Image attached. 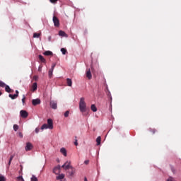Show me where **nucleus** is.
Listing matches in <instances>:
<instances>
[{"label": "nucleus", "instance_id": "nucleus-1", "mask_svg": "<svg viewBox=\"0 0 181 181\" xmlns=\"http://www.w3.org/2000/svg\"><path fill=\"white\" fill-rule=\"evenodd\" d=\"M62 168L64 169L65 170H69L70 169L71 170H69L67 172L69 176H71V177H73L74 175H76V168L73 166H71V161H66Z\"/></svg>", "mask_w": 181, "mask_h": 181}, {"label": "nucleus", "instance_id": "nucleus-2", "mask_svg": "<svg viewBox=\"0 0 181 181\" xmlns=\"http://www.w3.org/2000/svg\"><path fill=\"white\" fill-rule=\"evenodd\" d=\"M79 110L82 112L83 115H87V105L84 98H81L79 101Z\"/></svg>", "mask_w": 181, "mask_h": 181}, {"label": "nucleus", "instance_id": "nucleus-3", "mask_svg": "<svg viewBox=\"0 0 181 181\" xmlns=\"http://www.w3.org/2000/svg\"><path fill=\"white\" fill-rule=\"evenodd\" d=\"M53 129V120L52 119H47V124H44L41 127V129Z\"/></svg>", "mask_w": 181, "mask_h": 181}, {"label": "nucleus", "instance_id": "nucleus-4", "mask_svg": "<svg viewBox=\"0 0 181 181\" xmlns=\"http://www.w3.org/2000/svg\"><path fill=\"white\" fill-rule=\"evenodd\" d=\"M52 21L54 22V26H56L57 28H59V26H60V21H59V18L56 17V16H53Z\"/></svg>", "mask_w": 181, "mask_h": 181}, {"label": "nucleus", "instance_id": "nucleus-5", "mask_svg": "<svg viewBox=\"0 0 181 181\" xmlns=\"http://www.w3.org/2000/svg\"><path fill=\"white\" fill-rule=\"evenodd\" d=\"M49 105L52 110H57V102L56 100H51Z\"/></svg>", "mask_w": 181, "mask_h": 181}, {"label": "nucleus", "instance_id": "nucleus-6", "mask_svg": "<svg viewBox=\"0 0 181 181\" xmlns=\"http://www.w3.org/2000/svg\"><path fill=\"white\" fill-rule=\"evenodd\" d=\"M25 149L26 152H28L29 151H32V149H33V145L32 144V143H30V142L26 143Z\"/></svg>", "mask_w": 181, "mask_h": 181}, {"label": "nucleus", "instance_id": "nucleus-7", "mask_svg": "<svg viewBox=\"0 0 181 181\" xmlns=\"http://www.w3.org/2000/svg\"><path fill=\"white\" fill-rule=\"evenodd\" d=\"M20 115L21 117H22V118H28V117L29 116V113H28L26 110H21Z\"/></svg>", "mask_w": 181, "mask_h": 181}, {"label": "nucleus", "instance_id": "nucleus-8", "mask_svg": "<svg viewBox=\"0 0 181 181\" xmlns=\"http://www.w3.org/2000/svg\"><path fill=\"white\" fill-rule=\"evenodd\" d=\"M56 67V64H53L52 66V68L49 70L48 76L49 78H52L53 76V70H54V68Z\"/></svg>", "mask_w": 181, "mask_h": 181}, {"label": "nucleus", "instance_id": "nucleus-9", "mask_svg": "<svg viewBox=\"0 0 181 181\" xmlns=\"http://www.w3.org/2000/svg\"><path fill=\"white\" fill-rule=\"evenodd\" d=\"M60 165H57L53 169V173H54L55 175H60Z\"/></svg>", "mask_w": 181, "mask_h": 181}, {"label": "nucleus", "instance_id": "nucleus-10", "mask_svg": "<svg viewBox=\"0 0 181 181\" xmlns=\"http://www.w3.org/2000/svg\"><path fill=\"white\" fill-rule=\"evenodd\" d=\"M86 77L88 80H91V78H93V75L91 74V70L90 69L86 70Z\"/></svg>", "mask_w": 181, "mask_h": 181}, {"label": "nucleus", "instance_id": "nucleus-11", "mask_svg": "<svg viewBox=\"0 0 181 181\" xmlns=\"http://www.w3.org/2000/svg\"><path fill=\"white\" fill-rule=\"evenodd\" d=\"M32 103L33 105H39L40 104V99H33Z\"/></svg>", "mask_w": 181, "mask_h": 181}, {"label": "nucleus", "instance_id": "nucleus-12", "mask_svg": "<svg viewBox=\"0 0 181 181\" xmlns=\"http://www.w3.org/2000/svg\"><path fill=\"white\" fill-rule=\"evenodd\" d=\"M36 90H37V83H34L33 84V86H31V90L32 91H36Z\"/></svg>", "mask_w": 181, "mask_h": 181}, {"label": "nucleus", "instance_id": "nucleus-13", "mask_svg": "<svg viewBox=\"0 0 181 181\" xmlns=\"http://www.w3.org/2000/svg\"><path fill=\"white\" fill-rule=\"evenodd\" d=\"M60 152L62 153V155H64V156H67V151H66V148H62L60 149Z\"/></svg>", "mask_w": 181, "mask_h": 181}, {"label": "nucleus", "instance_id": "nucleus-14", "mask_svg": "<svg viewBox=\"0 0 181 181\" xmlns=\"http://www.w3.org/2000/svg\"><path fill=\"white\" fill-rule=\"evenodd\" d=\"M66 84L69 87H71L72 84H73V81H71V78H66Z\"/></svg>", "mask_w": 181, "mask_h": 181}, {"label": "nucleus", "instance_id": "nucleus-15", "mask_svg": "<svg viewBox=\"0 0 181 181\" xmlns=\"http://www.w3.org/2000/svg\"><path fill=\"white\" fill-rule=\"evenodd\" d=\"M5 90L6 91V93H12V89H11V88L9 87V86L6 85L5 86Z\"/></svg>", "mask_w": 181, "mask_h": 181}, {"label": "nucleus", "instance_id": "nucleus-16", "mask_svg": "<svg viewBox=\"0 0 181 181\" xmlns=\"http://www.w3.org/2000/svg\"><path fill=\"white\" fill-rule=\"evenodd\" d=\"M62 179H64V174H59L57 177V180H62Z\"/></svg>", "mask_w": 181, "mask_h": 181}, {"label": "nucleus", "instance_id": "nucleus-17", "mask_svg": "<svg viewBox=\"0 0 181 181\" xmlns=\"http://www.w3.org/2000/svg\"><path fill=\"white\" fill-rule=\"evenodd\" d=\"M90 110H91L93 112H97V107H95V105H91V106H90Z\"/></svg>", "mask_w": 181, "mask_h": 181}, {"label": "nucleus", "instance_id": "nucleus-18", "mask_svg": "<svg viewBox=\"0 0 181 181\" xmlns=\"http://www.w3.org/2000/svg\"><path fill=\"white\" fill-rule=\"evenodd\" d=\"M45 56H53V52L51 51H46L44 52Z\"/></svg>", "mask_w": 181, "mask_h": 181}, {"label": "nucleus", "instance_id": "nucleus-19", "mask_svg": "<svg viewBox=\"0 0 181 181\" xmlns=\"http://www.w3.org/2000/svg\"><path fill=\"white\" fill-rule=\"evenodd\" d=\"M96 142L98 146L101 144V136H99L97 137Z\"/></svg>", "mask_w": 181, "mask_h": 181}, {"label": "nucleus", "instance_id": "nucleus-20", "mask_svg": "<svg viewBox=\"0 0 181 181\" xmlns=\"http://www.w3.org/2000/svg\"><path fill=\"white\" fill-rule=\"evenodd\" d=\"M8 97H9L10 98H11V100H15L16 98H18V95H16V94H14V95L9 94V95H8Z\"/></svg>", "mask_w": 181, "mask_h": 181}, {"label": "nucleus", "instance_id": "nucleus-21", "mask_svg": "<svg viewBox=\"0 0 181 181\" xmlns=\"http://www.w3.org/2000/svg\"><path fill=\"white\" fill-rule=\"evenodd\" d=\"M38 57H39L40 62H42V63H46V59H45V57H43V56L39 55Z\"/></svg>", "mask_w": 181, "mask_h": 181}, {"label": "nucleus", "instance_id": "nucleus-22", "mask_svg": "<svg viewBox=\"0 0 181 181\" xmlns=\"http://www.w3.org/2000/svg\"><path fill=\"white\" fill-rule=\"evenodd\" d=\"M59 36H63V37L67 36V35L66 34V33H65L64 31H63V30H60V31L59 32Z\"/></svg>", "mask_w": 181, "mask_h": 181}, {"label": "nucleus", "instance_id": "nucleus-23", "mask_svg": "<svg viewBox=\"0 0 181 181\" xmlns=\"http://www.w3.org/2000/svg\"><path fill=\"white\" fill-rule=\"evenodd\" d=\"M41 35H42V33H35L33 34V37H37V38L40 37Z\"/></svg>", "mask_w": 181, "mask_h": 181}, {"label": "nucleus", "instance_id": "nucleus-24", "mask_svg": "<svg viewBox=\"0 0 181 181\" xmlns=\"http://www.w3.org/2000/svg\"><path fill=\"white\" fill-rule=\"evenodd\" d=\"M13 158H15V155L11 156L9 161H8V166H11V163H12V160H13Z\"/></svg>", "mask_w": 181, "mask_h": 181}, {"label": "nucleus", "instance_id": "nucleus-25", "mask_svg": "<svg viewBox=\"0 0 181 181\" xmlns=\"http://www.w3.org/2000/svg\"><path fill=\"white\" fill-rule=\"evenodd\" d=\"M61 52L62 54H66L67 53V49H66L65 48H62Z\"/></svg>", "mask_w": 181, "mask_h": 181}, {"label": "nucleus", "instance_id": "nucleus-26", "mask_svg": "<svg viewBox=\"0 0 181 181\" xmlns=\"http://www.w3.org/2000/svg\"><path fill=\"white\" fill-rule=\"evenodd\" d=\"M18 129H19V126H18V124H14L13 130L16 132V131H18Z\"/></svg>", "mask_w": 181, "mask_h": 181}, {"label": "nucleus", "instance_id": "nucleus-27", "mask_svg": "<svg viewBox=\"0 0 181 181\" xmlns=\"http://www.w3.org/2000/svg\"><path fill=\"white\" fill-rule=\"evenodd\" d=\"M31 181H39V180H37V177H36V176L33 175L31 177Z\"/></svg>", "mask_w": 181, "mask_h": 181}, {"label": "nucleus", "instance_id": "nucleus-28", "mask_svg": "<svg viewBox=\"0 0 181 181\" xmlns=\"http://www.w3.org/2000/svg\"><path fill=\"white\" fill-rule=\"evenodd\" d=\"M0 181H6V178L4 175H0Z\"/></svg>", "mask_w": 181, "mask_h": 181}, {"label": "nucleus", "instance_id": "nucleus-29", "mask_svg": "<svg viewBox=\"0 0 181 181\" xmlns=\"http://www.w3.org/2000/svg\"><path fill=\"white\" fill-rule=\"evenodd\" d=\"M25 100H26V96H25V95H23V98H22L23 105H25Z\"/></svg>", "mask_w": 181, "mask_h": 181}, {"label": "nucleus", "instance_id": "nucleus-30", "mask_svg": "<svg viewBox=\"0 0 181 181\" xmlns=\"http://www.w3.org/2000/svg\"><path fill=\"white\" fill-rule=\"evenodd\" d=\"M69 114H70V111L67 110L64 113L65 118H67V117H69Z\"/></svg>", "mask_w": 181, "mask_h": 181}, {"label": "nucleus", "instance_id": "nucleus-31", "mask_svg": "<svg viewBox=\"0 0 181 181\" xmlns=\"http://www.w3.org/2000/svg\"><path fill=\"white\" fill-rule=\"evenodd\" d=\"M17 180L18 181H25V180H23V177H22V176L18 177Z\"/></svg>", "mask_w": 181, "mask_h": 181}, {"label": "nucleus", "instance_id": "nucleus-32", "mask_svg": "<svg viewBox=\"0 0 181 181\" xmlns=\"http://www.w3.org/2000/svg\"><path fill=\"white\" fill-rule=\"evenodd\" d=\"M167 181H176V180L173 177H169Z\"/></svg>", "mask_w": 181, "mask_h": 181}, {"label": "nucleus", "instance_id": "nucleus-33", "mask_svg": "<svg viewBox=\"0 0 181 181\" xmlns=\"http://www.w3.org/2000/svg\"><path fill=\"white\" fill-rule=\"evenodd\" d=\"M6 84H5V83H4L2 81H0V87H5Z\"/></svg>", "mask_w": 181, "mask_h": 181}, {"label": "nucleus", "instance_id": "nucleus-34", "mask_svg": "<svg viewBox=\"0 0 181 181\" xmlns=\"http://www.w3.org/2000/svg\"><path fill=\"white\" fill-rule=\"evenodd\" d=\"M149 131L152 132V134H155V132H156V129H149Z\"/></svg>", "mask_w": 181, "mask_h": 181}, {"label": "nucleus", "instance_id": "nucleus-35", "mask_svg": "<svg viewBox=\"0 0 181 181\" xmlns=\"http://www.w3.org/2000/svg\"><path fill=\"white\" fill-rule=\"evenodd\" d=\"M49 1L51 2V4H56V2H57V0H49Z\"/></svg>", "mask_w": 181, "mask_h": 181}, {"label": "nucleus", "instance_id": "nucleus-36", "mask_svg": "<svg viewBox=\"0 0 181 181\" xmlns=\"http://www.w3.org/2000/svg\"><path fill=\"white\" fill-rule=\"evenodd\" d=\"M18 136H20V138H23V134H22V132H20L18 134Z\"/></svg>", "mask_w": 181, "mask_h": 181}, {"label": "nucleus", "instance_id": "nucleus-37", "mask_svg": "<svg viewBox=\"0 0 181 181\" xmlns=\"http://www.w3.org/2000/svg\"><path fill=\"white\" fill-rule=\"evenodd\" d=\"M89 162L90 161L88 160H86L84 161V163H85V165H88Z\"/></svg>", "mask_w": 181, "mask_h": 181}, {"label": "nucleus", "instance_id": "nucleus-38", "mask_svg": "<svg viewBox=\"0 0 181 181\" xmlns=\"http://www.w3.org/2000/svg\"><path fill=\"white\" fill-rule=\"evenodd\" d=\"M39 131H40V129H39V128H36V129H35V132H36V134H39Z\"/></svg>", "mask_w": 181, "mask_h": 181}, {"label": "nucleus", "instance_id": "nucleus-39", "mask_svg": "<svg viewBox=\"0 0 181 181\" xmlns=\"http://www.w3.org/2000/svg\"><path fill=\"white\" fill-rule=\"evenodd\" d=\"M16 95H17V97L19 96V91L18 90H16Z\"/></svg>", "mask_w": 181, "mask_h": 181}, {"label": "nucleus", "instance_id": "nucleus-40", "mask_svg": "<svg viewBox=\"0 0 181 181\" xmlns=\"http://www.w3.org/2000/svg\"><path fill=\"white\" fill-rule=\"evenodd\" d=\"M74 145H76V146H77V145H78V143L77 142V139H76V141L74 142Z\"/></svg>", "mask_w": 181, "mask_h": 181}, {"label": "nucleus", "instance_id": "nucleus-41", "mask_svg": "<svg viewBox=\"0 0 181 181\" xmlns=\"http://www.w3.org/2000/svg\"><path fill=\"white\" fill-rule=\"evenodd\" d=\"M48 40H49V42H50L52 40V36L48 37Z\"/></svg>", "mask_w": 181, "mask_h": 181}, {"label": "nucleus", "instance_id": "nucleus-42", "mask_svg": "<svg viewBox=\"0 0 181 181\" xmlns=\"http://www.w3.org/2000/svg\"><path fill=\"white\" fill-rule=\"evenodd\" d=\"M38 71H42V67H39V69H38Z\"/></svg>", "mask_w": 181, "mask_h": 181}, {"label": "nucleus", "instance_id": "nucleus-43", "mask_svg": "<svg viewBox=\"0 0 181 181\" xmlns=\"http://www.w3.org/2000/svg\"><path fill=\"white\" fill-rule=\"evenodd\" d=\"M84 181H88V180H87V177H84Z\"/></svg>", "mask_w": 181, "mask_h": 181}, {"label": "nucleus", "instance_id": "nucleus-44", "mask_svg": "<svg viewBox=\"0 0 181 181\" xmlns=\"http://www.w3.org/2000/svg\"><path fill=\"white\" fill-rule=\"evenodd\" d=\"M0 95H2V92L0 91Z\"/></svg>", "mask_w": 181, "mask_h": 181}]
</instances>
